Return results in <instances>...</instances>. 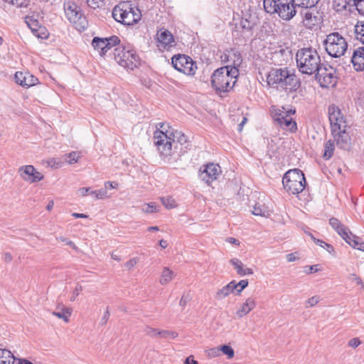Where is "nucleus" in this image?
Returning <instances> with one entry per match:
<instances>
[{
  "mask_svg": "<svg viewBox=\"0 0 364 364\" xmlns=\"http://www.w3.org/2000/svg\"><path fill=\"white\" fill-rule=\"evenodd\" d=\"M248 280L242 279L238 283L235 282V289L238 294H240L244 289H245L248 286Z\"/></svg>",
  "mask_w": 364,
  "mask_h": 364,
  "instance_id": "nucleus-48",
  "label": "nucleus"
},
{
  "mask_svg": "<svg viewBox=\"0 0 364 364\" xmlns=\"http://www.w3.org/2000/svg\"><path fill=\"white\" fill-rule=\"evenodd\" d=\"M282 184L289 194L297 195L304 191L306 185L304 173L299 168L289 170L284 175Z\"/></svg>",
  "mask_w": 364,
  "mask_h": 364,
  "instance_id": "nucleus-5",
  "label": "nucleus"
},
{
  "mask_svg": "<svg viewBox=\"0 0 364 364\" xmlns=\"http://www.w3.org/2000/svg\"><path fill=\"white\" fill-rule=\"evenodd\" d=\"M235 289V281H232L222 289H219L215 294V299L221 300L228 296L230 293L233 292Z\"/></svg>",
  "mask_w": 364,
  "mask_h": 364,
  "instance_id": "nucleus-28",
  "label": "nucleus"
},
{
  "mask_svg": "<svg viewBox=\"0 0 364 364\" xmlns=\"http://www.w3.org/2000/svg\"><path fill=\"white\" fill-rule=\"evenodd\" d=\"M220 350L223 352V354L226 355L228 358H232L234 357V350L231 346L228 345H223Z\"/></svg>",
  "mask_w": 364,
  "mask_h": 364,
  "instance_id": "nucleus-44",
  "label": "nucleus"
},
{
  "mask_svg": "<svg viewBox=\"0 0 364 364\" xmlns=\"http://www.w3.org/2000/svg\"><path fill=\"white\" fill-rule=\"evenodd\" d=\"M120 43V39L117 36H112L109 38L94 37L92 41V46L95 50L99 51L100 55L103 57L114 46Z\"/></svg>",
  "mask_w": 364,
  "mask_h": 364,
  "instance_id": "nucleus-12",
  "label": "nucleus"
},
{
  "mask_svg": "<svg viewBox=\"0 0 364 364\" xmlns=\"http://www.w3.org/2000/svg\"><path fill=\"white\" fill-rule=\"evenodd\" d=\"M114 59L122 67L133 70L139 63V57L130 46H119L114 49Z\"/></svg>",
  "mask_w": 364,
  "mask_h": 364,
  "instance_id": "nucleus-7",
  "label": "nucleus"
},
{
  "mask_svg": "<svg viewBox=\"0 0 364 364\" xmlns=\"http://www.w3.org/2000/svg\"><path fill=\"white\" fill-rule=\"evenodd\" d=\"M287 109H286L284 107H278L276 106H272L271 107L270 112L274 121L277 124L280 123V121L284 119V117L287 113Z\"/></svg>",
  "mask_w": 364,
  "mask_h": 364,
  "instance_id": "nucleus-29",
  "label": "nucleus"
},
{
  "mask_svg": "<svg viewBox=\"0 0 364 364\" xmlns=\"http://www.w3.org/2000/svg\"><path fill=\"white\" fill-rule=\"evenodd\" d=\"M107 191L106 188H101L97 191H92L90 194L94 196L95 199H104L107 197Z\"/></svg>",
  "mask_w": 364,
  "mask_h": 364,
  "instance_id": "nucleus-45",
  "label": "nucleus"
},
{
  "mask_svg": "<svg viewBox=\"0 0 364 364\" xmlns=\"http://www.w3.org/2000/svg\"><path fill=\"white\" fill-rule=\"evenodd\" d=\"M162 204L167 208H173L176 207V201L171 197L161 198Z\"/></svg>",
  "mask_w": 364,
  "mask_h": 364,
  "instance_id": "nucleus-43",
  "label": "nucleus"
},
{
  "mask_svg": "<svg viewBox=\"0 0 364 364\" xmlns=\"http://www.w3.org/2000/svg\"><path fill=\"white\" fill-rule=\"evenodd\" d=\"M30 0H12L10 4L17 7H27L29 5Z\"/></svg>",
  "mask_w": 364,
  "mask_h": 364,
  "instance_id": "nucleus-51",
  "label": "nucleus"
},
{
  "mask_svg": "<svg viewBox=\"0 0 364 364\" xmlns=\"http://www.w3.org/2000/svg\"><path fill=\"white\" fill-rule=\"evenodd\" d=\"M193 356H188L186 358L184 364H198V361L192 358Z\"/></svg>",
  "mask_w": 364,
  "mask_h": 364,
  "instance_id": "nucleus-64",
  "label": "nucleus"
},
{
  "mask_svg": "<svg viewBox=\"0 0 364 364\" xmlns=\"http://www.w3.org/2000/svg\"><path fill=\"white\" fill-rule=\"evenodd\" d=\"M157 46L159 49H168L172 46L174 38L171 33L168 30L161 29L157 34Z\"/></svg>",
  "mask_w": 364,
  "mask_h": 364,
  "instance_id": "nucleus-20",
  "label": "nucleus"
},
{
  "mask_svg": "<svg viewBox=\"0 0 364 364\" xmlns=\"http://www.w3.org/2000/svg\"><path fill=\"white\" fill-rule=\"evenodd\" d=\"M223 61L231 63L230 65H226L227 67H235L237 69H239V67L242 63V58L238 50L235 48H231L230 50H227L224 54Z\"/></svg>",
  "mask_w": 364,
  "mask_h": 364,
  "instance_id": "nucleus-21",
  "label": "nucleus"
},
{
  "mask_svg": "<svg viewBox=\"0 0 364 364\" xmlns=\"http://www.w3.org/2000/svg\"><path fill=\"white\" fill-rule=\"evenodd\" d=\"M298 7L309 8L316 6L319 0H294Z\"/></svg>",
  "mask_w": 364,
  "mask_h": 364,
  "instance_id": "nucleus-36",
  "label": "nucleus"
},
{
  "mask_svg": "<svg viewBox=\"0 0 364 364\" xmlns=\"http://www.w3.org/2000/svg\"><path fill=\"white\" fill-rule=\"evenodd\" d=\"M331 129H338L346 125V120L341 109L335 105H331L328 109Z\"/></svg>",
  "mask_w": 364,
  "mask_h": 364,
  "instance_id": "nucleus-18",
  "label": "nucleus"
},
{
  "mask_svg": "<svg viewBox=\"0 0 364 364\" xmlns=\"http://www.w3.org/2000/svg\"><path fill=\"white\" fill-rule=\"evenodd\" d=\"M355 38L364 44V21H358L355 26Z\"/></svg>",
  "mask_w": 364,
  "mask_h": 364,
  "instance_id": "nucleus-35",
  "label": "nucleus"
},
{
  "mask_svg": "<svg viewBox=\"0 0 364 364\" xmlns=\"http://www.w3.org/2000/svg\"><path fill=\"white\" fill-rule=\"evenodd\" d=\"M314 242L321 247L326 249L329 253L333 254L334 252V248L331 245L326 243V242L319 239H314Z\"/></svg>",
  "mask_w": 364,
  "mask_h": 364,
  "instance_id": "nucleus-40",
  "label": "nucleus"
},
{
  "mask_svg": "<svg viewBox=\"0 0 364 364\" xmlns=\"http://www.w3.org/2000/svg\"><path fill=\"white\" fill-rule=\"evenodd\" d=\"M142 210L146 213H153L158 210L157 206L154 203L145 204L142 208Z\"/></svg>",
  "mask_w": 364,
  "mask_h": 364,
  "instance_id": "nucleus-47",
  "label": "nucleus"
},
{
  "mask_svg": "<svg viewBox=\"0 0 364 364\" xmlns=\"http://www.w3.org/2000/svg\"><path fill=\"white\" fill-rule=\"evenodd\" d=\"M86 3L91 9H96L104 5V0H86Z\"/></svg>",
  "mask_w": 364,
  "mask_h": 364,
  "instance_id": "nucleus-46",
  "label": "nucleus"
},
{
  "mask_svg": "<svg viewBox=\"0 0 364 364\" xmlns=\"http://www.w3.org/2000/svg\"><path fill=\"white\" fill-rule=\"evenodd\" d=\"M296 60L299 71L311 75L321 65V58L317 50L311 47L303 48L296 52Z\"/></svg>",
  "mask_w": 364,
  "mask_h": 364,
  "instance_id": "nucleus-3",
  "label": "nucleus"
},
{
  "mask_svg": "<svg viewBox=\"0 0 364 364\" xmlns=\"http://www.w3.org/2000/svg\"><path fill=\"white\" fill-rule=\"evenodd\" d=\"M335 150V143L332 139L328 140L324 144V151L323 158L325 160H329L333 155Z\"/></svg>",
  "mask_w": 364,
  "mask_h": 364,
  "instance_id": "nucleus-32",
  "label": "nucleus"
},
{
  "mask_svg": "<svg viewBox=\"0 0 364 364\" xmlns=\"http://www.w3.org/2000/svg\"><path fill=\"white\" fill-rule=\"evenodd\" d=\"M112 16L117 21L124 25L131 26L134 24L132 19V7L127 3H122L114 7Z\"/></svg>",
  "mask_w": 364,
  "mask_h": 364,
  "instance_id": "nucleus-11",
  "label": "nucleus"
},
{
  "mask_svg": "<svg viewBox=\"0 0 364 364\" xmlns=\"http://www.w3.org/2000/svg\"><path fill=\"white\" fill-rule=\"evenodd\" d=\"M221 172V168L218 164L210 163L204 166L203 170L200 169V178L208 185H210L218 178Z\"/></svg>",
  "mask_w": 364,
  "mask_h": 364,
  "instance_id": "nucleus-16",
  "label": "nucleus"
},
{
  "mask_svg": "<svg viewBox=\"0 0 364 364\" xmlns=\"http://www.w3.org/2000/svg\"><path fill=\"white\" fill-rule=\"evenodd\" d=\"M278 4V0L263 1V6L264 11L271 15L276 14Z\"/></svg>",
  "mask_w": 364,
  "mask_h": 364,
  "instance_id": "nucleus-33",
  "label": "nucleus"
},
{
  "mask_svg": "<svg viewBox=\"0 0 364 364\" xmlns=\"http://www.w3.org/2000/svg\"><path fill=\"white\" fill-rule=\"evenodd\" d=\"M256 306L255 299L250 297L246 299L245 302L242 304L240 308L237 311V315L242 318L247 315Z\"/></svg>",
  "mask_w": 364,
  "mask_h": 364,
  "instance_id": "nucleus-27",
  "label": "nucleus"
},
{
  "mask_svg": "<svg viewBox=\"0 0 364 364\" xmlns=\"http://www.w3.org/2000/svg\"><path fill=\"white\" fill-rule=\"evenodd\" d=\"M57 309H58V311H53V314L58 318L63 319L65 322H68L69 317L70 316L72 312L71 309L69 308H65L64 306H62V307L58 306Z\"/></svg>",
  "mask_w": 364,
  "mask_h": 364,
  "instance_id": "nucleus-31",
  "label": "nucleus"
},
{
  "mask_svg": "<svg viewBox=\"0 0 364 364\" xmlns=\"http://www.w3.org/2000/svg\"><path fill=\"white\" fill-rule=\"evenodd\" d=\"M252 213L255 215L264 216L266 210H264L260 205H255L254 206Z\"/></svg>",
  "mask_w": 364,
  "mask_h": 364,
  "instance_id": "nucleus-53",
  "label": "nucleus"
},
{
  "mask_svg": "<svg viewBox=\"0 0 364 364\" xmlns=\"http://www.w3.org/2000/svg\"><path fill=\"white\" fill-rule=\"evenodd\" d=\"M174 276V273L168 267H164L161 273L159 282L164 285L171 282Z\"/></svg>",
  "mask_w": 364,
  "mask_h": 364,
  "instance_id": "nucleus-34",
  "label": "nucleus"
},
{
  "mask_svg": "<svg viewBox=\"0 0 364 364\" xmlns=\"http://www.w3.org/2000/svg\"><path fill=\"white\" fill-rule=\"evenodd\" d=\"M20 176L30 183L38 182L43 179V175L38 171L32 165L22 166L18 171Z\"/></svg>",
  "mask_w": 364,
  "mask_h": 364,
  "instance_id": "nucleus-17",
  "label": "nucleus"
},
{
  "mask_svg": "<svg viewBox=\"0 0 364 364\" xmlns=\"http://www.w3.org/2000/svg\"><path fill=\"white\" fill-rule=\"evenodd\" d=\"M26 22L36 36L42 39L48 38V34L45 31V28L39 26L38 21L37 20L33 19L32 17L27 16L26 18Z\"/></svg>",
  "mask_w": 364,
  "mask_h": 364,
  "instance_id": "nucleus-23",
  "label": "nucleus"
},
{
  "mask_svg": "<svg viewBox=\"0 0 364 364\" xmlns=\"http://www.w3.org/2000/svg\"><path fill=\"white\" fill-rule=\"evenodd\" d=\"M336 70L332 66H319L315 74L316 80L322 87H334L337 82V77L335 75Z\"/></svg>",
  "mask_w": 364,
  "mask_h": 364,
  "instance_id": "nucleus-10",
  "label": "nucleus"
},
{
  "mask_svg": "<svg viewBox=\"0 0 364 364\" xmlns=\"http://www.w3.org/2000/svg\"><path fill=\"white\" fill-rule=\"evenodd\" d=\"M109 315L110 314H109L108 307H107V309L105 311L104 315L102 317L101 321H100V324L102 326H105L107 323V321L109 320Z\"/></svg>",
  "mask_w": 364,
  "mask_h": 364,
  "instance_id": "nucleus-58",
  "label": "nucleus"
},
{
  "mask_svg": "<svg viewBox=\"0 0 364 364\" xmlns=\"http://www.w3.org/2000/svg\"><path fill=\"white\" fill-rule=\"evenodd\" d=\"M64 9L66 17L77 31H83L86 30L88 26V21L76 4L68 2L65 4Z\"/></svg>",
  "mask_w": 364,
  "mask_h": 364,
  "instance_id": "nucleus-8",
  "label": "nucleus"
},
{
  "mask_svg": "<svg viewBox=\"0 0 364 364\" xmlns=\"http://www.w3.org/2000/svg\"><path fill=\"white\" fill-rule=\"evenodd\" d=\"M296 113L295 109H287L284 119L280 121L278 124L284 129H287L291 132H295L297 130L296 122L292 119L291 115Z\"/></svg>",
  "mask_w": 364,
  "mask_h": 364,
  "instance_id": "nucleus-22",
  "label": "nucleus"
},
{
  "mask_svg": "<svg viewBox=\"0 0 364 364\" xmlns=\"http://www.w3.org/2000/svg\"><path fill=\"white\" fill-rule=\"evenodd\" d=\"M302 9L300 13L303 16V22L306 27L312 28L321 21L322 16L318 11L316 6Z\"/></svg>",
  "mask_w": 364,
  "mask_h": 364,
  "instance_id": "nucleus-14",
  "label": "nucleus"
},
{
  "mask_svg": "<svg viewBox=\"0 0 364 364\" xmlns=\"http://www.w3.org/2000/svg\"><path fill=\"white\" fill-rule=\"evenodd\" d=\"M230 262L234 266L237 274L241 277L251 275L254 273L252 269L246 267L242 262L237 258L231 259Z\"/></svg>",
  "mask_w": 364,
  "mask_h": 364,
  "instance_id": "nucleus-26",
  "label": "nucleus"
},
{
  "mask_svg": "<svg viewBox=\"0 0 364 364\" xmlns=\"http://www.w3.org/2000/svg\"><path fill=\"white\" fill-rule=\"evenodd\" d=\"M159 125L161 129L157 127V129L154 132V143L161 156L169 162L173 154V146L175 149H178V144L185 145V148H187L188 139L180 131L168 132L166 127H169L167 124L160 123Z\"/></svg>",
  "mask_w": 364,
  "mask_h": 364,
  "instance_id": "nucleus-1",
  "label": "nucleus"
},
{
  "mask_svg": "<svg viewBox=\"0 0 364 364\" xmlns=\"http://www.w3.org/2000/svg\"><path fill=\"white\" fill-rule=\"evenodd\" d=\"M329 224L343 240H346V238L348 237L349 230L344 226L338 219L331 218L329 220Z\"/></svg>",
  "mask_w": 364,
  "mask_h": 364,
  "instance_id": "nucleus-25",
  "label": "nucleus"
},
{
  "mask_svg": "<svg viewBox=\"0 0 364 364\" xmlns=\"http://www.w3.org/2000/svg\"><path fill=\"white\" fill-rule=\"evenodd\" d=\"M323 43L326 53L332 58H340L348 50L346 39L338 32L328 34Z\"/></svg>",
  "mask_w": 364,
  "mask_h": 364,
  "instance_id": "nucleus-6",
  "label": "nucleus"
},
{
  "mask_svg": "<svg viewBox=\"0 0 364 364\" xmlns=\"http://www.w3.org/2000/svg\"><path fill=\"white\" fill-rule=\"evenodd\" d=\"M240 26L243 30L251 31L253 24L247 18H242L240 21Z\"/></svg>",
  "mask_w": 364,
  "mask_h": 364,
  "instance_id": "nucleus-49",
  "label": "nucleus"
},
{
  "mask_svg": "<svg viewBox=\"0 0 364 364\" xmlns=\"http://www.w3.org/2000/svg\"><path fill=\"white\" fill-rule=\"evenodd\" d=\"M347 243H348L351 247L353 248L358 249L359 247V245L360 244V238L358 237H356L355 235H353L349 230H348V237L346 238V240H344Z\"/></svg>",
  "mask_w": 364,
  "mask_h": 364,
  "instance_id": "nucleus-37",
  "label": "nucleus"
},
{
  "mask_svg": "<svg viewBox=\"0 0 364 364\" xmlns=\"http://www.w3.org/2000/svg\"><path fill=\"white\" fill-rule=\"evenodd\" d=\"M117 186H118V183L116 182L107 181L105 183L104 188H106V190L107 188H109V189L116 188L117 187Z\"/></svg>",
  "mask_w": 364,
  "mask_h": 364,
  "instance_id": "nucleus-62",
  "label": "nucleus"
},
{
  "mask_svg": "<svg viewBox=\"0 0 364 364\" xmlns=\"http://www.w3.org/2000/svg\"><path fill=\"white\" fill-rule=\"evenodd\" d=\"M80 157V154L77 151H72L65 155V159L70 164L76 163Z\"/></svg>",
  "mask_w": 364,
  "mask_h": 364,
  "instance_id": "nucleus-41",
  "label": "nucleus"
},
{
  "mask_svg": "<svg viewBox=\"0 0 364 364\" xmlns=\"http://www.w3.org/2000/svg\"><path fill=\"white\" fill-rule=\"evenodd\" d=\"M137 263L136 258H132L124 264V266L128 269L133 268Z\"/></svg>",
  "mask_w": 364,
  "mask_h": 364,
  "instance_id": "nucleus-61",
  "label": "nucleus"
},
{
  "mask_svg": "<svg viewBox=\"0 0 364 364\" xmlns=\"http://www.w3.org/2000/svg\"><path fill=\"white\" fill-rule=\"evenodd\" d=\"M349 279L355 282L358 285H361L362 289L364 290V283L363 282L361 278L355 274H350L348 277Z\"/></svg>",
  "mask_w": 364,
  "mask_h": 364,
  "instance_id": "nucleus-52",
  "label": "nucleus"
},
{
  "mask_svg": "<svg viewBox=\"0 0 364 364\" xmlns=\"http://www.w3.org/2000/svg\"><path fill=\"white\" fill-rule=\"evenodd\" d=\"M351 0H334L333 5L338 11L346 9Z\"/></svg>",
  "mask_w": 364,
  "mask_h": 364,
  "instance_id": "nucleus-42",
  "label": "nucleus"
},
{
  "mask_svg": "<svg viewBox=\"0 0 364 364\" xmlns=\"http://www.w3.org/2000/svg\"><path fill=\"white\" fill-rule=\"evenodd\" d=\"M360 343L361 341L358 338H353L348 341V346L353 348H357Z\"/></svg>",
  "mask_w": 364,
  "mask_h": 364,
  "instance_id": "nucleus-57",
  "label": "nucleus"
},
{
  "mask_svg": "<svg viewBox=\"0 0 364 364\" xmlns=\"http://www.w3.org/2000/svg\"><path fill=\"white\" fill-rule=\"evenodd\" d=\"M318 264L311 265V266H306L304 268V272L306 274H311L314 272H317L319 271V269L318 268Z\"/></svg>",
  "mask_w": 364,
  "mask_h": 364,
  "instance_id": "nucleus-56",
  "label": "nucleus"
},
{
  "mask_svg": "<svg viewBox=\"0 0 364 364\" xmlns=\"http://www.w3.org/2000/svg\"><path fill=\"white\" fill-rule=\"evenodd\" d=\"M239 69L223 66L216 69L211 75V85L217 94L229 92L235 86Z\"/></svg>",
  "mask_w": 364,
  "mask_h": 364,
  "instance_id": "nucleus-2",
  "label": "nucleus"
},
{
  "mask_svg": "<svg viewBox=\"0 0 364 364\" xmlns=\"http://www.w3.org/2000/svg\"><path fill=\"white\" fill-rule=\"evenodd\" d=\"M346 125H343L342 127L338 129H331V135L333 137L334 142L336 141V144L338 148L348 150L350 146V136L346 131Z\"/></svg>",
  "mask_w": 364,
  "mask_h": 364,
  "instance_id": "nucleus-15",
  "label": "nucleus"
},
{
  "mask_svg": "<svg viewBox=\"0 0 364 364\" xmlns=\"http://www.w3.org/2000/svg\"><path fill=\"white\" fill-rule=\"evenodd\" d=\"M82 290V287L80 284H77L75 288V290L73 291V295L70 298V301H74L75 300L76 297L78 296L79 292L81 291Z\"/></svg>",
  "mask_w": 364,
  "mask_h": 364,
  "instance_id": "nucleus-59",
  "label": "nucleus"
},
{
  "mask_svg": "<svg viewBox=\"0 0 364 364\" xmlns=\"http://www.w3.org/2000/svg\"><path fill=\"white\" fill-rule=\"evenodd\" d=\"M171 63L176 70L187 75H193L197 69L196 63L191 57L184 54L173 55Z\"/></svg>",
  "mask_w": 364,
  "mask_h": 364,
  "instance_id": "nucleus-9",
  "label": "nucleus"
},
{
  "mask_svg": "<svg viewBox=\"0 0 364 364\" xmlns=\"http://www.w3.org/2000/svg\"><path fill=\"white\" fill-rule=\"evenodd\" d=\"M141 17L140 11L138 9H134L132 8V19L134 20V23H137Z\"/></svg>",
  "mask_w": 364,
  "mask_h": 364,
  "instance_id": "nucleus-55",
  "label": "nucleus"
},
{
  "mask_svg": "<svg viewBox=\"0 0 364 364\" xmlns=\"http://www.w3.org/2000/svg\"><path fill=\"white\" fill-rule=\"evenodd\" d=\"M16 82L22 87H30L38 83V79L29 73L16 72Z\"/></svg>",
  "mask_w": 364,
  "mask_h": 364,
  "instance_id": "nucleus-19",
  "label": "nucleus"
},
{
  "mask_svg": "<svg viewBox=\"0 0 364 364\" xmlns=\"http://www.w3.org/2000/svg\"><path fill=\"white\" fill-rule=\"evenodd\" d=\"M351 63L355 70H364V47L355 50L351 57Z\"/></svg>",
  "mask_w": 364,
  "mask_h": 364,
  "instance_id": "nucleus-24",
  "label": "nucleus"
},
{
  "mask_svg": "<svg viewBox=\"0 0 364 364\" xmlns=\"http://www.w3.org/2000/svg\"><path fill=\"white\" fill-rule=\"evenodd\" d=\"M278 6L276 14L282 20L289 21L292 19L296 14V4L294 0H278Z\"/></svg>",
  "mask_w": 364,
  "mask_h": 364,
  "instance_id": "nucleus-13",
  "label": "nucleus"
},
{
  "mask_svg": "<svg viewBox=\"0 0 364 364\" xmlns=\"http://www.w3.org/2000/svg\"><path fill=\"white\" fill-rule=\"evenodd\" d=\"M178 333L174 331L160 330L159 337L163 338H176L178 336Z\"/></svg>",
  "mask_w": 364,
  "mask_h": 364,
  "instance_id": "nucleus-38",
  "label": "nucleus"
},
{
  "mask_svg": "<svg viewBox=\"0 0 364 364\" xmlns=\"http://www.w3.org/2000/svg\"><path fill=\"white\" fill-rule=\"evenodd\" d=\"M144 331L146 333V335H147L150 337H152V338H155V337H158V336L159 337V333H160L159 329L152 328L149 326H146Z\"/></svg>",
  "mask_w": 364,
  "mask_h": 364,
  "instance_id": "nucleus-39",
  "label": "nucleus"
},
{
  "mask_svg": "<svg viewBox=\"0 0 364 364\" xmlns=\"http://www.w3.org/2000/svg\"><path fill=\"white\" fill-rule=\"evenodd\" d=\"M267 84L279 86L283 89L296 90L300 82L296 76L287 68H272L267 75Z\"/></svg>",
  "mask_w": 364,
  "mask_h": 364,
  "instance_id": "nucleus-4",
  "label": "nucleus"
},
{
  "mask_svg": "<svg viewBox=\"0 0 364 364\" xmlns=\"http://www.w3.org/2000/svg\"><path fill=\"white\" fill-rule=\"evenodd\" d=\"M3 259L6 263H10L13 260V257L10 252H5L3 255Z\"/></svg>",
  "mask_w": 364,
  "mask_h": 364,
  "instance_id": "nucleus-63",
  "label": "nucleus"
},
{
  "mask_svg": "<svg viewBox=\"0 0 364 364\" xmlns=\"http://www.w3.org/2000/svg\"><path fill=\"white\" fill-rule=\"evenodd\" d=\"M319 301V297L316 296H314L311 298H309L306 301V307H312L314 306L316 304H317Z\"/></svg>",
  "mask_w": 364,
  "mask_h": 364,
  "instance_id": "nucleus-54",
  "label": "nucleus"
},
{
  "mask_svg": "<svg viewBox=\"0 0 364 364\" xmlns=\"http://www.w3.org/2000/svg\"><path fill=\"white\" fill-rule=\"evenodd\" d=\"M16 358L10 350L0 348V364H14Z\"/></svg>",
  "mask_w": 364,
  "mask_h": 364,
  "instance_id": "nucleus-30",
  "label": "nucleus"
},
{
  "mask_svg": "<svg viewBox=\"0 0 364 364\" xmlns=\"http://www.w3.org/2000/svg\"><path fill=\"white\" fill-rule=\"evenodd\" d=\"M354 5L360 15L364 16V0H353Z\"/></svg>",
  "mask_w": 364,
  "mask_h": 364,
  "instance_id": "nucleus-50",
  "label": "nucleus"
},
{
  "mask_svg": "<svg viewBox=\"0 0 364 364\" xmlns=\"http://www.w3.org/2000/svg\"><path fill=\"white\" fill-rule=\"evenodd\" d=\"M78 193L82 196H85L90 194V188L83 187L77 190Z\"/></svg>",
  "mask_w": 364,
  "mask_h": 364,
  "instance_id": "nucleus-60",
  "label": "nucleus"
}]
</instances>
